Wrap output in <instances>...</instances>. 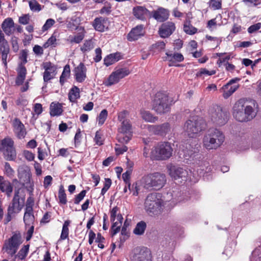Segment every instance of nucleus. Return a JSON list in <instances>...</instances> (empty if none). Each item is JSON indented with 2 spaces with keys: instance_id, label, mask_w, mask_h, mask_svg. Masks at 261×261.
I'll use <instances>...</instances> for the list:
<instances>
[{
  "instance_id": "nucleus-26",
  "label": "nucleus",
  "mask_w": 261,
  "mask_h": 261,
  "mask_svg": "<svg viewBox=\"0 0 261 261\" xmlns=\"http://www.w3.org/2000/svg\"><path fill=\"white\" fill-rule=\"evenodd\" d=\"M134 16L138 19L141 20L146 19L150 16L149 11L142 6H137L133 9Z\"/></svg>"
},
{
  "instance_id": "nucleus-32",
  "label": "nucleus",
  "mask_w": 261,
  "mask_h": 261,
  "mask_svg": "<svg viewBox=\"0 0 261 261\" xmlns=\"http://www.w3.org/2000/svg\"><path fill=\"white\" fill-rule=\"evenodd\" d=\"M121 58V55L119 53L111 54L104 59V64L106 66H109L118 61Z\"/></svg>"
},
{
  "instance_id": "nucleus-54",
  "label": "nucleus",
  "mask_w": 261,
  "mask_h": 261,
  "mask_svg": "<svg viewBox=\"0 0 261 261\" xmlns=\"http://www.w3.org/2000/svg\"><path fill=\"white\" fill-rule=\"evenodd\" d=\"M84 36L85 35L84 33H79L70 38V41L71 43H79L83 40Z\"/></svg>"
},
{
  "instance_id": "nucleus-3",
  "label": "nucleus",
  "mask_w": 261,
  "mask_h": 261,
  "mask_svg": "<svg viewBox=\"0 0 261 261\" xmlns=\"http://www.w3.org/2000/svg\"><path fill=\"white\" fill-rule=\"evenodd\" d=\"M165 203L161 198L159 193L149 194L144 202V208L147 213L151 216H158L162 214Z\"/></svg>"
},
{
  "instance_id": "nucleus-49",
  "label": "nucleus",
  "mask_w": 261,
  "mask_h": 261,
  "mask_svg": "<svg viewBox=\"0 0 261 261\" xmlns=\"http://www.w3.org/2000/svg\"><path fill=\"white\" fill-rule=\"evenodd\" d=\"M28 51L27 50H22L21 51L19 55L20 62L18 64L19 65H23L27 63Z\"/></svg>"
},
{
  "instance_id": "nucleus-45",
  "label": "nucleus",
  "mask_w": 261,
  "mask_h": 261,
  "mask_svg": "<svg viewBox=\"0 0 261 261\" xmlns=\"http://www.w3.org/2000/svg\"><path fill=\"white\" fill-rule=\"evenodd\" d=\"M216 73V70H212L211 71L208 70L205 68H201L199 71L196 73V75L199 77L204 78V75H212Z\"/></svg>"
},
{
  "instance_id": "nucleus-18",
  "label": "nucleus",
  "mask_w": 261,
  "mask_h": 261,
  "mask_svg": "<svg viewBox=\"0 0 261 261\" xmlns=\"http://www.w3.org/2000/svg\"><path fill=\"white\" fill-rule=\"evenodd\" d=\"M175 29L173 22L168 21L162 24L159 29V34L162 38H166L171 35Z\"/></svg>"
},
{
  "instance_id": "nucleus-38",
  "label": "nucleus",
  "mask_w": 261,
  "mask_h": 261,
  "mask_svg": "<svg viewBox=\"0 0 261 261\" xmlns=\"http://www.w3.org/2000/svg\"><path fill=\"white\" fill-rule=\"evenodd\" d=\"M146 228V223L144 221H141L137 224L136 227L133 230V232L136 235H142L144 233Z\"/></svg>"
},
{
  "instance_id": "nucleus-13",
  "label": "nucleus",
  "mask_w": 261,
  "mask_h": 261,
  "mask_svg": "<svg viewBox=\"0 0 261 261\" xmlns=\"http://www.w3.org/2000/svg\"><path fill=\"white\" fill-rule=\"evenodd\" d=\"M129 70L126 68H119L113 71L103 82V84L107 87L111 86L118 83L120 80L129 74Z\"/></svg>"
},
{
  "instance_id": "nucleus-47",
  "label": "nucleus",
  "mask_w": 261,
  "mask_h": 261,
  "mask_svg": "<svg viewBox=\"0 0 261 261\" xmlns=\"http://www.w3.org/2000/svg\"><path fill=\"white\" fill-rule=\"evenodd\" d=\"M108 117V111L104 109L101 111L97 118V121L99 125H102Z\"/></svg>"
},
{
  "instance_id": "nucleus-4",
  "label": "nucleus",
  "mask_w": 261,
  "mask_h": 261,
  "mask_svg": "<svg viewBox=\"0 0 261 261\" xmlns=\"http://www.w3.org/2000/svg\"><path fill=\"white\" fill-rule=\"evenodd\" d=\"M225 137L222 132L218 129H209L204 135L202 144L207 150L216 149L224 142Z\"/></svg>"
},
{
  "instance_id": "nucleus-1",
  "label": "nucleus",
  "mask_w": 261,
  "mask_h": 261,
  "mask_svg": "<svg viewBox=\"0 0 261 261\" xmlns=\"http://www.w3.org/2000/svg\"><path fill=\"white\" fill-rule=\"evenodd\" d=\"M253 107L249 105L243 99H240L234 105L232 108V115L239 122H247L251 120L256 116Z\"/></svg>"
},
{
  "instance_id": "nucleus-39",
  "label": "nucleus",
  "mask_w": 261,
  "mask_h": 261,
  "mask_svg": "<svg viewBox=\"0 0 261 261\" xmlns=\"http://www.w3.org/2000/svg\"><path fill=\"white\" fill-rule=\"evenodd\" d=\"M141 117L146 121L149 122H154L158 120L156 117L153 116L149 112L142 110L141 111Z\"/></svg>"
},
{
  "instance_id": "nucleus-14",
  "label": "nucleus",
  "mask_w": 261,
  "mask_h": 261,
  "mask_svg": "<svg viewBox=\"0 0 261 261\" xmlns=\"http://www.w3.org/2000/svg\"><path fill=\"white\" fill-rule=\"evenodd\" d=\"M167 169L169 175L174 180L180 179L182 181L187 180L188 172L186 168L169 165L167 166Z\"/></svg>"
},
{
  "instance_id": "nucleus-19",
  "label": "nucleus",
  "mask_w": 261,
  "mask_h": 261,
  "mask_svg": "<svg viewBox=\"0 0 261 261\" xmlns=\"http://www.w3.org/2000/svg\"><path fill=\"white\" fill-rule=\"evenodd\" d=\"M45 71L43 74V80L45 82H47L53 79L56 74V67L50 62H46L43 64Z\"/></svg>"
},
{
  "instance_id": "nucleus-53",
  "label": "nucleus",
  "mask_w": 261,
  "mask_h": 261,
  "mask_svg": "<svg viewBox=\"0 0 261 261\" xmlns=\"http://www.w3.org/2000/svg\"><path fill=\"white\" fill-rule=\"evenodd\" d=\"M132 173V170L129 169L127 170L125 172L123 173L122 174V178L124 182L126 183V184H128V187L129 191H132L131 187H130V184L129 183V179L130 176Z\"/></svg>"
},
{
  "instance_id": "nucleus-28",
  "label": "nucleus",
  "mask_w": 261,
  "mask_h": 261,
  "mask_svg": "<svg viewBox=\"0 0 261 261\" xmlns=\"http://www.w3.org/2000/svg\"><path fill=\"white\" fill-rule=\"evenodd\" d=\"M10 53V48L9 44L0 46V54L1 55V59L3 64L5 68H7V60L9 61Z\"/></svg>"
},
{
  "instance_id": "nucleus-34",
  "label": "nucleus",
  "mask_w": 261,
  "mask_h": 261,
  "mask_svg": "<svg viewBox=\"0 0 261 261\" xmlns=\"http://www.w3.org/2000/svg\"><path fill=\"white\" fill-rule=\"evenodd\" d=\"M210 169L211 168L209 167V164L206 161L199 162L198 165L195 167V170L198 174L200 176L203 175L205 172H209Z\"/></svg>"
},
{
  "instance_id": "nucleus-58",
  "label": "nucleus",
  "mask_w": 261,
  "mask_h": 261,
  "mask_svg": "<svg viewBox=\"0 0 261 261\" xmlns=\"http://www.w3.org/2000/svg\"><path fill=\"white\" fill-rule=\"evenodd\" d=\"M259 249H255L252 253L250 261H261V254H258Z\"/></svg>"
},
{
  "instance_id": "nucleus-41",
  "label": "nucleus",
  "mask_w": 261,
  "mask_h": 261,
  "mask_svg": "<svg viewBox=\"0 0 261 261\" xmlns=\"http://www.w3.org/2000/svg\"><path fill=\"white\" fill-rule=\"evenodd\" d=\"M94 47L93 42L92 40H86L83 45L81 47L80 49L83 53H86L91 50Z\"/></svg>"
},
{
  "instance_id": "nucleus-27",
  "label": "nucleus",
  "mask_w": 261,
  "mask_h": 261,
  "mask_svg": "<svg viewBox=\"0 0 261 261\" xmlns=\"http://www.w3.org/2000/svg\"><path fill=\"white\" fill-rule=\"evenodd\" d=\"M0 190L6 193L8 196H10L13 191V186L11 182L5 180L4 177L0 176Z\"/></svg>"
},
{
  "instance_id": "nucleus-31",
  "label": "nucleus",
  "mask_w": 261,
  "mask_h": 261,
  "mask_svg": "<svg viewBox=\"0 0 261 261\" xmlns=\"http://www.w3.org/2000/svg\"><path fill=\"white\" fill-rule=\"evenodd\" d=\"M17 76L16 79V84L17 85H21L23 83L27 74V69L24 66L18 65L17 69Z\"/></svg>"
},
{
  "instance_id": "nucleus-15",
  "label": "nucleus",
  "mask_w": 261,
  "mask_h": 261,
  "mask_svg": "<svg viewBox=\"0 0 261 261\" xmlns=\"http://www.w3.org/2000/svg\"><path fill=\"white\" fill-rule=\"evenodd\" d=\"M131 261H151V255L147 248H136L134 250Z\"/></svg>"
},
{
  "instance_id": "nucleus-43",
  "label": "nucleus",
  "mask_w": 261,
  "mask_h": 261,
  "mask_svg": "<svg viewBox=\"0 0 261 261\" xmlns=\"http://www.w3.org/2000/svg\"><path fill=\"white\" fill-rule=\"evenodd\" d=\"M4 172L7 176L12 178L14 176L15 171L9 163L6 162L4 165Z\"/></svg>"
},
{
  "instance_id": "nucleus-37",
  "label": "nucleus",
  "mask_w": 261,
  "mask_h": 261,
  "mask_svg": "<svg viewBox=\"0 0 261 261\" xmlns=\"http://www.w3.org/2000/svg\"><path fill=\"white\" fill-rule=\"evenodd\" d=\"M70 222L69 220H66L64 222L62 227L60 238V239L58 240V242L61 240H64L68 238L69 234L68 226L70 224Z\"/></svg>"
},
{
  "instance_id": "nucleus-59",
  "label": "nucleus",
  "mask_w": 261,
  "mask_h": 261,
  "mask_svg": "<svg viewBox=\"0 0 261 261\" xmlns=\"http://www.w3.org/2000/svg\"><path fill=\"white\" fill-rule=\"evenodd\" d=\"M111 5L110 3H106L105 6L100 10V13L109 14L111 11Z\"/></svg>"
},
{
  "instance_id": "nucleus-7",
  "label": "nucleus",
  "mask_w": 261,
  "mask_h": 261,
  "mask_svg": "<svg viewBox=\"0 0 261 261\" xmlns=\"http://www.w3.org/2000/svg\"><path fill=\"white\" fill-rule=\"evenodd\" d=\"M204 127L205 124L202 120L193 117L185 122L184 130L189 137L194 138L204 129Z\"/></svg>"
},
{
  "instance_id": "nucleus-51",
  "label": "nucleus",
  "mask_w": 261,
  "mask_h": 261,
  "mask_svg": "<svg viewBox=\"0 0 261 261\" xmlns=\"http://www.w3.org/2000/svg\"><path fill=\"white\" fill-rule=\"evenodd\" d=\"M56 21L52 18L47 19L42 27V31L44 32L50 29L55 23Z\"/></svg>"
},
{
  "instance_id": "nucleus-62",
  "label": "nucleus",
  "mask_w": 261,
  "mask_h": 261,
  "mask_svg": "<svg viewBox=\"0 0 261 261\" xmlns=\"http://www.w3.org/2000/svg\"><path fill=\"white\" fill-rule=\"evenodd\" d=\"M86 191L85 190L82 191L78 195H76L74 199V203L79 204L82 201L86 195Z\"/></svg>"
},
{
  "instance_id": "nucleus-25",
  "label": "nucleus",
  "mask_w": 261,
  "mask_h": 261,
  "mask_svg": "<svg viewBox=\"0 0 261 261\" xmlns=\"http://www.w3.org/2000/svg\"><path fill=\"white\" fill-rule=\"evenodd\" d=\"M13 126L14 127V131L18 138L24 137L26 134L24 126L18 119L15 118L13 120Z\"/></svg>"
},
{
  "instance_id": "nucleus-44",
  "label": "nucleus",
  "mask_w": 261,
  "mask_h": 261,
  "mask_svg": "<svg viewBox=\"0 0 261 261\" xmlns=\"http://www.w3.org/2000/svg\"><path fill=\"white\" fill-rule=\"evenodd\" d=\"M209 6L213 10L221 9L222 8L221 0H210Z\"/></svg>"
},
{
  "instance_id": "nucleus-56",
  "label": "nucleus",
  "mask_w": 261,
  "mask_h": 261,
  "mask_svg": "<svg viewBox=\"0 0 261 261\" xmlns=\"http://www.w3.org/2000/svg\"><path fill=\"white\" fill-rule=\"evenodd\" d=\"M34 198L30 196L28 198L27 200L25 211H28V210H30V211H33V207L34 206Z\"/></svg>"
},
{
  "instance_id": "nucleus-64",
  "label": "nucleus",
  "mask_w": 261,
  "mask_h": 261,
  "mask_svg": "<svg viewBox=\"0 0 261 261\" xmlns=\"http://www.w3.org/2000/svg\"><path fill=\"white\" fill-rule=\"evenodd\" d=\"M23 155L25 158L29 161H33L35 158L34 154L28 150H24L23 151Z\"/></svg>"
},
{
  "instance_id": "nucleus-24",
  "label": "nucleus",
  "mask_w": 261,
  "mask_h": 261,
  "mask_svg": "<svg viewBox=\"0 0 261 261\" xmlns=\"http://www.w3.org/2000/svg\"><path fill=\"white\" fill-rule=\"evenodd\" d=\"M93 27L97 31L104 32L108 28V19L102 17L96 18L93 22Z\"/></svg>"
},
{
  "instance_id": "nucleus-60",
  "label": "nucleus",
  "mask_w": 261,
  "mask_h": 261,
  "mask_svg": "<svg viewBox=\"0 0 261 261\" xmlns=\"http://www.w3.org/2000/svg\"><path fill=\"white\" fill-rule=\"evenodd\" d=\"M261 28V23L258 22L256 24L251 25L248 28V32L250 34L253 33L254 32L258 31Z\"/></svg>"
},
{
  "instance_id": "nucleus-10",
  "label": "nucleus",
  "mask_w": 261,
  "mask_h": 261,
  "mask_svg": "<svg viewBox=\"0 0 261 261\" xmlns=\"http://www.w3.org/2000/svg\"><path fill=\"white\" fill-rule=\"evenodd\" d=\"M0 151L8 161H14L16 158V153L14 147V141L10 137H6L1 141Z\"/></svg>"
},
{
  "instance_id": "nucleus-63",
  "label": "nucleus",
  "mask_w": 261,
  "mask_h": 261,
  "mask_svg": "<svg viewBox=\"0 0 261 261\" xmlns=\"http://www.w3.org/2000/svg\"><path fill=\"white\" fill-rule=\"evenodd\" d=\"M95 57L94 58V60L95 62H98L101 60V53L102 51L100 48L98 47L95 50Z\"/></svg>"
},
{
  "instance_id": "nucleus-42",
  "label": "nucleus",
  "mask_w": 261,
  "mask_h": 261,
  "mask_svg": "<svg viewBox=\"0 0 261 261\" xmlns=\"http://www.w3.org/2000/svg\"><path fill=\"white\" fill-rule=\"evenodd\" d=\"M70 69L69 65H66L64 67L63 71L60 78V82L63 84L66 79L69 76Z\"/></svg>"
},
{
  "instance_id": "nucleus-17",
  "label": "nucleus",
  "mask_w": 261,
  "mask_h": 261,
  "mask_svg": "<svg viewBox=\"0 0 261 261\" xmlns=\"http://www.w3.org/2000/svg\"><path fill=\"white\" fill-rule=\"evenodd\" d=\"M145 31L144 25H138L133 28L127 35V39L129 41L138 40L145 35Z\"/></svg>"
},
{
  "instance_id": "nucleus-6",
  "label": "nucleus",
  "mask_w": 261,
  "mask_h": 261,
  "mask_svg": "<svg viewBox=\"0 0 261 261\" xmlns=\"http://www.w3.org/2000/svg\"><path fill=\"white\" fill-rule=\"evenodd\" d=\"M152 109L157 113L162 114L168 113L170 109L168 95L163 92H157L152 100Z\"/></svg>"
},
{
  "instance_id": "nucleus-5",
  "label": "nucleus",
  "mask_w": 261,
  "mask_h": 261,
  "mask_svg": "<svg viewBox=\"0 0 261 261\" xmlns=\"http://www.w3.org/2000/svg\"><path fill=\"white\" fill-rule=\"evenodd\" d=\"M141 185L146 189L159 190L166 182V175L160 172L148 174L143 176L140 181Z\"/></svg>"
},
{
  "instance_id": "nucleus-50",
  "label": "nucleus",
  "mask_w": 261,
  "mask_h": 261,
  "mask_svg": "<svg viewBox=\"0 0 261 261\" xmlns=\"http://www.w3.org/2000/svg\"><path fill=\"white\" fill-rule=\"evenodd\" d=\"M59 199L60 202L62 204H65L67 202L66 195L63 186H60L59 191Z\"/></svg>"
},
{
  "instance_id": "nucleus-23",
  "label": "nucleus",
  "mask_w": 261,
  "mask_h": 261,
  "mask_svg": "<svg viewBox=\"0 0 261 261\" xmlns=\"http://www.w3.org/2000/svg\"><path fill=\"white\" fill-rule=\"evenodd\" d=\"M152 17L159 22H163L167 20L169 15V12L167 9L159 8L156 11H152Z\"/></svg>"
},
{
  "instance_id": "nucleus-12",
  "label": "nucleus",
  "mask_w": 261,
  "mask_h": 261,
  "mask_svg": "<svg viewBox=\"0 0 261 261\" xmlns=\"http://www.w3.org/2000/svg\"><path fill=\"white\" fill-rule=\"evenodd\" d=\"M21 243L22 238L20 234L15 233L10 239L6 240L3 249L8 254L13 255L16 253Z\"/></svg>"
},
{
  "instance_id": "nucleus-21",
  "label": "nucleus",
  "mask_w": 261,
  "mask_h": 261,
  "mask_svg": "<svg viewBox=\"0 0 261 261\" xmlns=\"http://www.w3.org/2000/svg\"><path fill=\"white\" fill-rule=\"evenodd\" d=\"M87 68L85 65L81 63L74 69V76L76 81L79 83H82L86 78Z\"/></svg>"
},
{
  "instance_id": "nucleus-9",
  "label": "nucleus",
  "mask_w": 261,
  "mask_h": 261,
  "mask_svg": "<svg viewBox=\"0 0 261 261\" xmlns=\"http://www.w3.org/2000/svg\"><path fill=\"white\" fill-rule=\"evenodd\" d=\"M173 149L168 142H161L155 146L151 151V155L157 160H165L172 155Z\"/></svg>"
},
{
  "instance_id": "nucleus-16",
  "label": "nucleus",
  "mask_w": 261,
  "mask_h": 261,
  "mask_svg": "<svg viewBox=\"0 0 261 261\" xmlns=\"http://www.w3.org/2000/svg\"><path fill=\"white\" fill-rule=\"evenodd\" d=\"M240 79L235 78L231 79L228 83L222 88L223 91V96L224 98H227L231 96L239 88L238 85H232V84L239 81Z\"/></svg>"
},
{
  "instance_id": "nucleus-48",
  "label": "nucleus",
  "mask_w": 261,
  "mask_h": 261,
  "mask_svg": "<svg viewBox=\"0 0 261 261\" xmlns=\"http://www.w3.org/2000/svg\"><path fill=\"white\" fill-rule=\"evenodd\" d=\"M30 9L34 12H39L41 10V5L36 0H31L29 2Z\"/></svg>"
},
{
  "instance_id": "nucleus-55",
  "label": "nucleus",
  "mask_w": 261,
  "mask_h": 261,
  "mask_svg": "<svg viewBox=\"0 0 261 261\" xmlns=\"http://www.w3.org/2000/svg\"><path fill=\"white\" fill-rule=\"evenodd\" d=\"M94 140L95 144L98 146L103 144V139L102 137V134L99 131L96 132Z\"/></svg>"
},
{
  "instance_id": "nucleus-20",
  "label": "nucleus",
  "mask_w": 261,
  "mask_h": 261,
  "mask_svg": "<svg viewBox=\"0 0 261 261\" xmlns=\"http://www.w3.org/2000/svg\"><path fill=\"white\" fill-rule=\"evenodd\" d=\"M149 129L155 134L164 135L170 131V125L168 123H164L161 125H150Z\"/></svg>"
},
{
  "instance_id": "nucleus-61",
  "label": "nucleus",
  "mask_w": 261,
  "mask_h": 261,
  "mask_svg": "<svg viewBox=\"0 0 261 261\" xmlns=\"http://www.w3.org/2000/svg\"><path fill=\"white\" fill-rule=\"evenodd\" d=\"M118 208L117 206H115L112 208L110 212V220L111 221H114L116 220V218L117 217V215H120L118 213Z\"/></svg>"
},
{
  "instance_id": "nucleus-57",
  "label": "nucleus",
  "mask_w": 261,
  "mask_h": 261,
  "mask_svg": "<svg viewBox=\"0 0 261 261\" xmlns=\"http://www.w3.org/2000/svg\"><path fill=\"white\" fill-rule=\"evenodd\" d=\"M111 180L110 178H106L104 187L101 190V195H103L111 187Z\"/></svg>"
},
{
  "instance_id": "nucleus-46",
  "label": "nucleus",
  "mask_w": 261,
  "mask_h": 261,
  "mask_svg": "<svg viewBox=\"0 0 261 261\" xmlns=\"http://www.w3.org/2000/svg\"><path fill=\"white\" fill-rule=\"evenodd\" d=\"M184 31L188 34L193 35L197 32V29L193 27L189 22H186L184 26Z\"/></svg>"
},
{
  "instance_id": "nucleus-36",
  "label": "nucleus",
  "mask_w": 261,
  "mask_h": 261,
  "mask_svg": "<svg viewBox=\"0 0 261 261\" xmlns=\"http://www.w3.org/2000/svg\"><path fill=\"white\" fill-rule=\"evenodd\" d=\"M198 147L193 148L191 145H189L186 147V149L184 150V155L186 159L188 160L189 158H193L194 154L198 152Z\"/></svg>"
},
{
  "instance_id": "nucleus-33",
  "label": "nucleus",
  "mask_w": 261,
  "mask_h": 261,
  "mask_svg": "<svg viewBox=\"0 0 261 261\" xmlns=\"http://www.w3.org/2000/svg\"><path fill=\"white\" fill-rule=\"evenodd\" d=\"M123 217L121 215H117L116 220L114 221H111L113 224L111 227L112 235V236L115 235L120 231L121 226L122 223Z\"/></svg>"
},
{
  "instance_id": "nucleus-40",
  "label": "nucleus",
  "mask_w": 261,
  "mask_h": 261,
  "mask_svg": "<svg viewBox=\"0 0 261 261\" xmlns=\"http://www.w3.org/2000/svg\"><path fill=\"white\" fill-rule=\"evenodd\" d=\"M80 97V89L76 87H73L68 93V98L70 101L75 102Z\"/></svg>"
},
{
  "instance_id": "nucleus-30",
  "label": "nucleus",
  "mask_w": 261,
  "mask_h": 261,
  "mask_svg": "<svg viewBox=\"0 0 261 261\" xmlns=\"http://www.w3.org/2000/svg\"><path fill=\"white\" fill-rule=\"evenodd\" d=\"M50 114L51 116H58L63 112V106L59 102H53L50 105Z\"/></svg>"
},
{
  "instance_id": "nucleus-22",
  "label": "nucleus",
  "mask_w": 261,
  "mask_h": 261,
  "mask_svg": "<svg viewBox=\"0 0 261 261\" xmlns=\"http://www.w3.org/2000/svg\"><path fill=\"white\" fill-rule=\"evenodd\" d=\"M2 29L7 36H10L15 31L14 22L11 18H6L2 23Z\"/></svg>"
},
{
  "instance_id": "nucleus-8",
  "label": "nucleus",
  "mask_w": 261,
  "mask_h": 261,
  "mask_svg": "<svg viewBox=\"0 0 261 261\" xmlns=\"http://www.w3.org/2000/svg\"><path fill=\"white\" fill-rule=\"evenodd\" d=\"M24 197H21L19 196V190L15 191L12 201L8 207L5 223L11 220L13 215L18 214L21 211L24 206Z\"/></svg>"
},
{
  "instance_id": "nucleus-11",
  "label": "nucleus",
  "mask_w": 261,
  "mask_h": 261,
  "mask_svg": "<svg viewBox=\"0 0 261 261\" xmlns=\"http://www.w3.org/2000/svg\"><path fill=\"white\" fill-rule=\"evenodd\" d=\"M211 119L212 122L217 126L224 125L228 120V113L221 107L216 106L211 111Z\"/></svg>"
},
{
  "instance_id": "nucleus-2",
  "label": "nucleus",
  "mask_w": 261,
  "mask_h": 261,
  "mask_svg": "<svg viewBox=\"0 0 261 261\" xmlns=\"http://www.w3.org/2000/svg\"><path fill=\"white\" fill-rule=\"evenodd\" d=\"M128 112L124 110L118 114V119L121 123L118 128L117 140L121 143H127L132 137V126L128 119Z\"/></svg>"
},
{
  "instance_id": "nucleus-52",
  "label": "nucleus",
  "mask_w": 261,
  "mask_h": 261,
  "mask_svg": "<svg viewBox=\"0 0 261 261\" xmlns=\"http://www.w3.org/2000/svg\"><path fill=\"white\" fill-rule=\"evenodd\" d=\"M29 249V245H25L22 248L17 254L18 257L20 259H23L27 256Z\"/></svg>"
},
{
  "instance_id": "nucleus-29",
  "label": "nucleus",
  "mask_w": 261,
  "mask_h": 261,
  "mask_svg": "<svg viewBox=\"0 0 261 261\" xmlns=\"http://www.w3.org/2000/svg\"><path fill=\"white\" fill-rule=\"evenodd\" d=\"M166 55L167 56L165 57V60L170 62L169 66H173L174 63L176 62H180L182 61L184 59L183 56L180 53L172 54L166 53Z\"/></svg>"
},
{
  "instance_id": "nucleus-35",
  "label": "nucleus",
  "mask_w": 261,
  "mask_h": 261,
  "mask_svg": "<svg viewBox=\"0 0 261 261\" xmlns=\"http://www.w3.org/2000/svg\"><path fill=\"white\" fill-rule=\"evenodd\" d=\"M23 221L26 226L34 225L35 217L33 211H30V210L25 211L23 216Z\"/></svg>"
}]
</instances>
